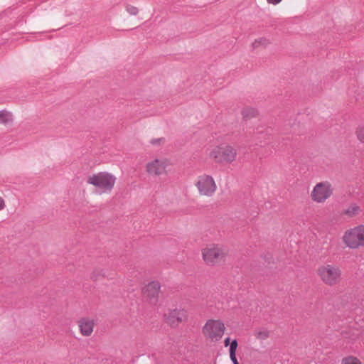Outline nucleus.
<instances>
[{
  "instance_id": "1",
  "label": "nucleus",
  "mask_w": 364,
  "mask_h": 364,
  "mask_svg": "<svg viewBox=\"0 0 364 364\" xmlns=\"http://www.w3.org/2000/svg\"><path fill=\"white\" fill-rule=\"evenodd\" d=\"M237 149L231 144H221L214 146L209 153V157L220 165L232 164L237 158Z\"/></svg>"
},
{
  "instance_id": "2",
  "label": "nucleus",
  "mask_w": 364,
  "mask_h": 364,
  "mask_svg": "<svg viewBox=\"0 0 364 364\" xmlns=\"http://www.w3.org/2000/svg\"><path fill=\"white\" fill-rule=\"evenodd\" d=\"M201 254L208 266L215 267L225 261L228 250L220 244H210L202 249Z\"/></svg>"
},
{
  "instance_id": "3",
  "label": "nucleus",
  "mask_w": 364,
  "mask_h": 364,
  "mask_svg": "<svg viewBox=\"0 0 364 364\" xmlns=\"http://www.w3.org/2000/svg\"><path fill=\"white\" fill-rule=\"evenodd\" d=\"M320 280L326 286L338 285L342 280V270L335 264L326 263L320 265L316 269Z\"/></svg>"
},
{
  "instance_id": "4",
  "label": "nucleus",
  "mask_w": 364,
  "mask_h": 364,
  "mask_svg": "<svg viewBox=\"0 0 364 364\" xmlns=\"http://www.w3.org/2000/svg\"><path fill=\"white\" fill-rule=\"evenodd\" d=\"M343 242L350 249L364 247V225H360L347 230L343 237Z\"/></svg>"
},
{
  "instance_id": "5",
  "label": "nucleus",
  "mask_w": 364,
  "mask_h": 364,
  "mask_svg": "<svg viewBox=\"0 0 364 364\" xmlns=\"http://www.w3.org/2000/svg\"><path fill=\"white\" fill-rule=\"evenodd\" d=\"M225 331V324L220 320L209 319L202 328V333L205 338L212 342L219 341Z\"/></svg>"
},
{
  "instance_id": "6",
  "label": "nucleus",
  "mask_w": 364,
  "mask_h": 364,
  "mask_svg": "<svg viewBox=\"0 0 364 364\" xmlns=\"http://www.w3.org/2000/svg\"><path fill=\"white\" fill-rule=\"evenodd\" d=\"M116 178L107 172H100L89 176L87 183L91 184L103 193L110 192L114 186Z\"/></svg>"
},
{
  "instance_id": "7",
  "label": "nucleus",
  "mask_w": 364,
  "mask_h": 364,
  "mask_svg": "<svg viewBox=\"0 0 364 364\" xmlns=\"http://www.w3.org/2000/svg\"><path fill=\"white\" fill-rule=\"evenodd\" d=\"M333 191L334 188L329 181H321L314 186L310 197L316 203H323L333 196Z\"/></svg>"
},
{
  "instance_id": "8",
  "label": "nucleus",
  "mask_w": 364,
  "mask_h": 364,
  "mask_svg": "<svg viewBox=\"0 0 364 364\" xmlns=\"http://www.w3.org/2000/svg\"><path fill=\"white\" fill-rule=\"evenodd\" d=\"M164 320L171 328H176L183 322L188 320V314L187 310L183 308L168 309L164 313Z\"/></svg>"
},
{
  "instance_id": "9",
  "label": "nucleus",
  "mask_w": 364,
  "mask_h": 364,
  "mask_svg": "<svg viewBox=\"0 0 364 364\" xmlns=\"http://www.w3.org/2000/svg\"><path fill=\"white\" fill-rule=\"evenodd\" d=\"M196 186L199 195L203 197H212L217 190V185L214 178L207 174L198 176L196 182Z\"/></svg>"
},
{
  "instance_id": "10",
  "label": "nucleus",
  "mask_w": 364,
  "mask_h": 364,
  "mask_svg": "<svg viewBox=\"0 0 364 364\" xmlns=\"http://www.w3.org/2000/svg\"><path fill=\"white\" fill-rule=\"evenodd\" d=\"M143 299L151 305H156L159 301V283L152 281L143 287L141 290Z\"/></svg>"
},
{
  "instance_id": "11",
  "label": "nucleus",
  "mask_w": 364,
  "mask_h": 364,
  "mask_svg": "<svg viewBox=\"0 0 364 364\" xmlns=\"http://www.w3.org/2000/svg\"><path fill=\"white\" fill-rule=\"evenodd\" d=\"M79 327L80 333L83 336H89L93 331L94 322L87 318H82L79 321Z\"/></svg>"
},
{
  "instance_id": "12",
  "label": "nucleus",
  "mask_w": 364,
  "mask_h": 364,
  "mask_svg": "<svg viewBox=\"0 0 364 364\" xmlns=\"http://www.w3.org/2000/svg\"><path fill=\"white\" fill-rule=\"evenodd\" d=\"M361 213L362 209L356 203H351L343 210L342 214L348 218H352L359 215Z\"/></svg>"
},
{
  "instance_id": "13",
  "label": "nucleus",
  "mask_w": 364,
  "mask_h": 364,
  "mask_svg": "<svg viewBox=\"0 0 364 364\" xmlns=\"http://www.w3.org/2000/svg\"><path fill=\"white\" fill-rule=\"evenodd\" d=\"M146 171L149 175L158 176L159 174V160L158 159L146 164Z\"/></svg>"
},
{
  "instance_id": "14",
  "label": "nucleus",
  "mask_w": 364,
  "mask_h": 364,
  "mask_svg": "<svg viewBox=\"0 0 364 364\" xmlns=\"http://www.w3.org/2000/svg\"><path fill=\"white\" fill-rule=\"evenodd\" d=\"M173 169V164L170 160L165 159L161 161V175L168 174Z\"/></svg>"
},
{
  "instance_id": "15",
  "label": "nucleus",
  "mask_w": 364,
  "mask_h": 364,
  "mask_svg": "<svg viewBox=\"0 0 364 364\" xmlns=\"http://www.w3.org/2000/svg\"><path fill=\"white\" fill-rule=\"evenodd\" d=\"M241 114L244 119H247L257 115V110L252 107H245L242 109Z\"/></svg>"
},
{
  "instance_id": "16",
  "label": "nucleus",
  "mask_w": 364,
  "mask_h": 364,
  "mask_svg": "<svg viewBox=\"0 0 364 364\" xmlns=\"http://www.w3.org/2000/svg\"><path fill=\"white\" fill-rule=\"evenodd\" d=\"M13 117L12 114L6 110L0 111V123L9 124L12 122Z\"/></svg>"
},
{
  "instance_id": "17",
  "label": "nucleus",
  "mask_w": 364,
  "mask_h": 364,
  "mask_svg": "<svg viewBox=\"0 0 364 364\" xmlns=\"http://www.w3.org/2000/svg\"><path fill=\"white\" fill-rule=\"evenodd\" d=\"M270 42L268 39L265 38H261L257 40H255L252 43V47L254 48H257L260 46L267 47L268 45H269Z\"/></svg>"
},
{
  "instance_id": "18",
  "label": "nucleus",
  "mask_w": 364,
  "mask_h": 364,
  "mask_svg": "<svg viewBox=\"0 0 364 364\" xmlns=\"http://www.w3.org/2000/svg\"><path fill=\"white\" fill-rule=\"evenodd\" d=\"M355 135L358 140L364 144V125H360L356 128Z\"/></svg>"
},
{
  "instance_id": "19",
  "label": "nucleus",
  "mask_w": 364,
  "mask_h": 364,
  "mask_svg": "<svg viewBox=\"0 0 364 364\" xmlns=\"http://www.w3.org/2000/svg\"><path fill=\"white\" fill-rule=\"evenodd\" d=\"M341 364H362L356 357L348 356L342 359Z\"/></svg>"
},
{
  "instance_id": "20",
  "label": "nucleus",
  "mask_w": 364,
  "mask_h": 364,
  "mask_svg": "<svg viewBox=\"0 0 364 364\" xmlns=\"http://www.w3.org/2000/svg\"><path fill=\"white\" fill-rule=\"evenodd\" d=\"M257 339L265 340L269 336V332L267 330L258 331L255 333Z\"/></svg>"
},
{
  "instance_id": "21",
  "label": "nucleus",
  "mask_w": 364,
  "mask_h": 364,
  "mask_svg": "<svg viewBox=\"0 0 364 364\" xmlns=\"http://www.w3.org/2000/svg\"><path fill=\"white\" fill-rule=\"evenodd\" d=\"M237 348V341L235 339L230 344V355L234 356V355H235Z\"/></svg>"
},
{
  "instance_id": "22",
  "label": "nucleus",
  "mask_w": 364,
  "mask_h": 364,
  "mask_svg": "<svg viewBox=\"0 0 364 364\" xmlns=\"http://www.w3.org/2000/svg\"><path fill=\"white\" fill-rule=\"evenodd\" d=\"M126 10L129 14L134 16L136 15L139 12V10L136 6H134L130 4H127L126 6Z\"/></svg>"
},
{
  "instance_id": "23",
  "label": "nucleus",
  "mask_w": 364,
  "mask_h": 364,
  "mask_svg": "<svg viewBox=\"0 0 364 364\" xmlns=\"http://www.w3.org/2000/svg\"><path fill=\"white\" fill-rule=\"evenodd\" d=\"M101 275V271L100 270H95L92 272V273L90 275L91 279L95 281L97 279L98 276Z\"/></svg>"
},
{
  "instance_id": "24",
  "label": "nucleus",
  "mask_w": 364,
  "mask_h": 364,
  "mask_svg": "<svg viewBox=\"0 0 364 364\" xmlns=\"http://www.w3.org/2000/svg\"><path fill=\"white\" fill-rule=\"evenodd\" d=\"M267 1L269 4L276 5V4H278L279 3H280L282 0H267Z\"/></svg>"
},
{
  "instance_id": "25",
  "label": "nucleus",
  "mask_w": 364,
  "mask_h": 364,
  "mask_svg": "<svg viewBox=\"0 0 364 364\" xmlns=\"http://www.w3.org/2000/svg\"><path fill=\"white\" fill-rule=\"evenodd\" d=\"M230 359L232 361L233 364H239L235 355H234V356L230 355Z\"/></svg>"
},
{
  "instance_id": "26",
  "label": "nucleus",
  "mask_w": 364,
  "mask_h": 364,
  "mask_svg": "<svg viewBox=\"0 0 364 364\" xmlns=\"http://www.w3.org/2000/svg\"><path fill=\"white\" fill-rule=\"evenodd\" d=\"M5 207V203L2 198L0 197V210L4 209Z\"/></svg>"
},
{
  "instance_id": "27",
  "label": "nucleus",
  "mask_w": 364,
  "mask_h": 364,
  "mask_svg": "<svg viewBox=\"0 0 364 364\" xmlns=\"http://www.w3.org/2000/svg\"><path fill=\"white\" fill-rule=\"evenodd\" d=\"M230 338L229 337L226 338L224 341V345L225 346H229L230 343Z\"/></svg>"
},
{
  "instance_id": "28",
  "label": "nucleus",
  "mask_w": 364,
  "mask_h": 364,
  "mask_svg": "<svg viewBox=\"0 0 364 364\" xmlns=\"http://www.w3.org/2000/svg\"><path fill=\"white\" fill-rule=\"evenodd\" d=\"M159 142V139H153V140L151 141V143L152 144H156Z\"/></svg>"
}]
</instances>
